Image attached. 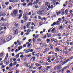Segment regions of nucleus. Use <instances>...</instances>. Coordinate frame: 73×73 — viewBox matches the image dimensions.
Returning <instances> with one entry per match:
<instances>
[{
    "instance_id": "f257e3e1",
    "label": "nucleus",
    "mask_w": 73,
    "mask_h": 73,
    "mask_svg": "<svg viewBox=\"0 0 73 73\" xmlns=\"http://www.w3.org/2000/svg\"><path fill=\"white\" fill-rule=\"evenodd\" d=\"M72 59H73V56H72L70 58L66 60H65L64 62H63L62 63V64H63V65H64V64H66V63H67V62H68L69 61H70L71 60H72Z\"/></svg>"
},
{
    "instance_id": "f03ea898",
    "label": "nucleus",
    "mask_w": 73,
    "mask_h": 73,
    "mask_svg": "<svg viewBox=\"0 0 73 73\" xmlns=\"http://www.w3.org/2000/svg\"><path fill=\"white\" fill-rule=\"evenodd\" d=\"M13 14H14V15L15 16H16L17 15V13H18V11L17 10H15L13 11Z\"/></svg>"
},
{
    "instance_id": "7ed1b4c3",
    "label": "nucleus",
    "mask_w": 73,
    "mask_h": 73,
    "mask_svg": "<svg viewBox=\"0 0 73 73\" xmlns=\"http://www.w3.org/2000/svg\"><path fill=\"white\" fill-rule=\"evenodd\" d=\"M61 66H56L54 67V70H56V69L58 70L60 69H61Z\"/></svg>"
},
{
    "instance_id": "20e7f679",
    "label": "nucleus",
    "mask_w": 73,
    "mask_h": 73,
    "mask_svg": "<svg viewBox=\"0 0 73 73\" xmlns=\"http://www.w3.org/2000/svg\"><path fill=\"white\" fill-rule=\"evenodd\" d=\"M45 5L46 7H48L49 5H50V3L48 2H46L45 3Z\"/></svg>"
},
{
    "instance_id": "39448f33",
    "label": "nucleus",
    "mask_w": 73,
    "mask_h": 73,
    "mask_svg": "<svg viewBox=\"0 0 73 73\" xmlns=\"http://www.w3.org/2000/svg\"><path fill=\"white\" fill-rule=\"evenodd\" d=\"M12 38V36L11 35H10L9 36L8 38H7L6 40L7 41H9L11 40V38Z\"/></svg>"
},
{
    "instance_id": "423d86ee",
    "label": "nucleus",
    "mask_w": 73,
    "mask_h": 73,
    "mask_svg": "<svg viewBox=\"0 0 73 73\" xmlns=\"http://www.w3.org/2000/svg\"><path fill=\"white\" fill-rule=\"evenodd\" d=\"M60 23L61 22L60 21H57L56 23V25H60Z\"/></svg>"
},
{
    "instance_id": "0eeeda50",
    "label": "nucleus",
    "mask_w": 73,
    "mask_h": 73,
    "mask_svg": "<svg viewBox=\"0 0 73 73\" xmlns=\"http://www.w3.org/2000/svg\"><path fill=\"white\" fill-rule=\"evenodd\" d=\"M32 59H33V61H35V60H36V57L34 56L31 58L30 59V60H32Z\"/></svg>"
},
{
    "instance_id": "6e6552de",
    "label": "nucleus",
    "mask_w": 73,
    "mask_h": 73,
    "mask_svg": "<svg viewBox=\"0 0 73 73\" xmlns=\"http://www.w3.org/2000/svg\"><path fill=\"white\" fill-rule=\"evenodd\" d=\"M56 31V27H54V28H53L52 30H51V32H52V33H54V31Z\"/></svg>"
},
{
    "instance_id": "1a4fd4ad",
    "label": "nucleus",
    "mask_w": 73,
    "mask_h": 73,
    "mask_svg": "<svg viewBox=\"0 0 73 73\" xmlns=\"http://www.w3.org/2000/svg\"><path fill=\"white\" fill-rule=\"evenodd\" d=\"M31 22H30L27 23V25L26 26V27H29V25H31Z\"/></svg>"
},
{
    "instance_id": "9d476101",
    "label": "nucleus",
    "mask_w": 73,
    "mask_h": 73,
    "mask_svg": "<svg viewBox=\"0 0 73 73\" xmlns=\"http://www.w3.org/2000/svg\"><path fill=\"white\" fill-rule=\"evenodd\" d=\"M5 13L4 12L1 13V16H5Z\"/></svg>"
},
{
    "instance_id": "9b49d317",
    "label": "nucleus",
    "mask_w": 73,
    "mask_h": 73,
    "mask_svg": "<svg viewBox=\"0 0 73 73\" xmlns=\"http://www.w3.org/2000/svg\"><path fill=\"white\" fill-rule=\"evenodd\" d=\"M9 68H10V67H12V66H13V64L12 63H10L9 65Z\"/></svg>"
},
{
    "instance_id": "f8f14e48",
    "label": "nucleus",
    "mask_w": 73,
    "mask_h": 73,
    "mask_svg": "<svg viewBox=\"0 0 73 73\" xmlns=\"http://www.w3.org/2000/svg\"><path fill=\"white\" fill-rule=\"evenodd\" d=\"M56 22H54L51 25V26L53 27L54 25H56Z\"/></svg>"
},
{
    "instance_id": "ddd939ff",
    "label": "nucleus",
    "mask_w": 73,
    "mask_h": 73,
    "mask_svg": "<svg viewBox=\"0 0 73 73\" xmlns=\"http://www.w3.org/2000/svg\"><path fill=\"white\" fill-rule=\"evenodd\" d=\"M23 18L25 20H27L28 19V17L25 16H23Z\"/></svg>"
},
{
    "instance_id": "4468645a",
    "label": "nucleus",
    "mask_w": 73,
    "mask_h": 73,
    "mask_svg": "<svg viewBox=\"0 0 73 73\" xmlns=\"http://www.w3.org/2000/svg\"><path fill=\"white\" fill-rule=\"evenodd\" d=\"M22 15H23L22 13H21L20 14L19 16V17H18L19 19H20V18H21V16H22Z\"/></svg>"
},
{
    "instance_id": "2eb2a0df",
    "label": "nucleus",
    "mask_w": 73,
    "mask_h": 73,
    "mask_svg": "<svg viewBox=\"0 0 73 73\" xmlns=\"http://www.w3.org/2000/svg\"><path fill=\"white\" fill-rule=\"evenodd\" d=\"M38 36H39V35L38 34H37L36 35L35 38V39H36V38H37L38 37Z\"/></svg>"
},
{
    "instance_id": "dca6fc26",
    "label": "nucleus",
    "mask_w": 73,
    "mask_h": 73,
    "mask_svg": "<svg viewBox=\"0 0 73 73\" xmlns=\"http://www.w3.org/2000/svg\"><path fill=\"white\" fill-rule=\"evenodd\" d=\"M38 14H39V15H42V11H39L38 12Z\"/></svg>"
},
{
    "instance_id": "f3484780",
    "label": "nucleus",
    "mask_w": 73,
    "mask_h": 73,
    "mask_svg": "<svg viewBox=\"0 0 73 73\" xmlns=\"http://www.w3.org/2000/svg\"><path fill=\"white\" fill-rule=\"evenodd\" d=\"M23 48V47H22V46H21L18 47L19 50H20L21 49Z\"/></svg>"
},
{
    "instance_id": "a211bd4d",
    "label": "nucleus",
    "mask_w": 73,
    "mask_h": 73,
    "mask_svg": "<svg viewBox=\"0 0 73 73\" xmlns=\"http://www.w3.org/2000/svg\"><path fill=\"white\" fill-rule=\"evenodd\" d=\"M65 50H66L64 49L63 50V52H65V54H67L68 53V52H67V51H65Z\"/></svg>"
},
{
    "instance_id": "6ab92c4d",
    "label": "nucleus",
    "mask_w": 73,
    "mask_h": 73,
    "mask_svg": "<svg viewBox=\"0 0 73 73\" xmlns=\"http://www.w3.org/2000/svg\"><path fill=\"white\" fill-rule=\"evenodd\" d=\"M13 31H17V27H16L13 28Z\"/></svg>"
},
{
    "instance_id": "aec40b11",
    "label": "nucleus",
    "mask_w": 73,
    "mask_h": 73,
    "mask_svg": "<svg viewBox=\"0 0 73 73\" xmlns=\"http://www.w3.org/2000/svg\"><path fill=\"white\" fill-rule=\"evenodd\" d=\"M33 5V3L32 2L29 3L28 4V5H30L31 6H32Z\"/></svg>"
},
{
    "instance_id": "412c9836",
    "label": "nucleus",
    "mask_w": 73,
    "mask_h": 73,
    "mask_svg": "<svg viewBox=\"0 0 73 73\" xmlns=\"http://www.w3.org/2000/svg\"><path fill=\"white\" fill-rule=\"evenodd\" d=\"M49 9L47 8V7L45 8V9H43V11H49Z\"/></svg>"
},
{
    "instance_id": "4be33fe9",
    "label": "nucleus",
    "mask_w": 73,
    "mask_h": 73,
    "mask_svg": "<svg viewBox=\"0 0 73 73\" xmlns=\"http://www.w3.org/2000/svg\"><path fill=\"white\" fill-rule=\"evenodd\" d=\"M49 47H50V49L51 50H53V45H51Z\"/></svg>"
},
{
    "instance_id": "5701e85b",
    "label": "nucleus",
    "mask_w": 73,
    "mask_h": 73,
    "mask_svg": "<svg viewBox=\"0 0 73 73\" xmlns=\"http://www.w3.org/2000/svg\"><path fill=\"white\" fill-rule=\"evenodd\" d=\"M64 29V27L62 26H60V27L59 28V29Z\"/></svg>"
},
{
    "instance_id": "b1692460",
    "label": "nucleus",
    "mask_w": 73,
    "mask_h": 73,
    "mask_svg": "<svg viewBox=\"0 0 73 73\" xmlns=\"http://www.w3.org/2000/svg\"><path fill=\"white\" fill-rule=\"evenodd\" d=\"M50 39H48L46 40V42L47 43H48L50 41Z\"/></svg>"
},
{
    "instance_id": "393cba45",
    "label": "nucleus",
    "mask_w": 73,
    "mask_h": 73,
    "mask_svg": "<svg viewBox=\"0 0 73 73\" xmlns=\"http://www.w3.org/2000/svg\"><path fill=\"white\" fill-rule=\"evenodd\" d=\"M35 8H38V5H36L34 6Z\"/></svg>"
},
{
    "instance_id": "a878e982",
    "label": "nucleus",
    "mask_w": 73,
    "mask_h": 73,
    "mask_svg": "<svg viewBox=\"0 0 73 73\" xmlns=\"http://www.w3.org/2000/svg\"><path fill=\"white\" fill-rule=\"evenodd\" d=\"M55 49L56 50H57V51H59V50H60V48L58 47L56 48H55Z\"/></svg>"
},
{
    "instance_id": "bb28decb",
    "label": "nucleus",
    "mask_w": 73,
    "mask_h": 73,
    "mask_svg": "<svg viewBox=\"0 0 73 73\" xmlns=\"http://www.w3.org/2000/svg\"><path fill=\"white\" fill-rule=\"evenodd\" d=\"M51 42H53L54 41V38H52L51 39Z\"/></svg>"
},
{
    "instance_id": "cd10ccee",
    "label": "nucleus",
    "mask_w": 73,
    "mask_h": 73,
    "mask_svg": "<svg viewBox=\"0 0 73 73\" xmlns=\"http://www.w3.org/2000/svg\"><path fill=\"white\" fill-rule=\"evenodd\" d=\"M40 47H42L43 46V44H42V43H40Z\"/></svg>"
},
{
    "instance_id": "c85d7f7f",
    "label": "nucleus",
    "mask_w": 73,
    "mask_h": 73,
    "mask_svg": "<svg viewBox=\"0 0 73 73\" xmlns=\"http://www.w3.org/2000/svg\"><path fill=\"white\" fill-rule=\"evenodd\" d=\"M33 43H35V42H36V40L35 39V38H33Z\"/></svg>"
},
{
    "instance_id": "c756f323",
    "label": "nucleus",
    "mask_w": 73,
    "mask_h": 73,
    "mask_svg": "<svg viewBox=\"0 0 73 73\" xmlns=\"http://www.w3.org/2000/svg\"><path fill=\"white\" fill-rule=\"evenodd\" d=\"M13 1L14 3H17L19 1V0H13Z\"/></svg>"
},
{
    "instance_id": "7c9ffc66",
    "label": "nucleus",
    "mask_w": 73,
    "mask_h": 73,
    "mask_svg": "<svg viewBox=\"0 0 73 73\" xmlns=\"http://www.w3.org/2000/svg\"><path fill=\"white\" fill-rule=\"evenodd\" d=\"M2 7H3V8H5L6 7V6H5V5H4V4H2Z\"/></svg>"
},
{
    "instance_id": "2f4dec72",
    "label": "nucleus",
    "mask_w": 73,
    "mask_h": 73,
    "mask_svg": "<svg viewBox=\"0 0 73 73\" xmlns=\"http://www.w3.org/2000/svg\"><path fill=\"white\" fill-rule=\"evenodd\" d=\"M3 55H4V54H3V53H1L0 54V57H1L2 56H3Z\"/></svg>"
},
{
    "instance_id": "473e14b6",
    "label": "nucleus",
    "mask_w": 73,
    "mask_h": 73,
    "mask_svg": "<svg viewBox=\"0 0 73 73\" xmlns=\"http://www.w3.org/2000/svg\"><path fill=\"white\" fill-rule=\"evenodd\" d=\"M39 25H42V22H40L39 23Z\"/></svg>"
},
{
    "instance_id": "72a5a7b5",
    "label": "nucleus",
    "mask_w": 73,
    "mask_h": 73,
    "mask_svg": "<svg viewBox=\"0 0 73 73\" xmlns=\"http://www.w3.org/2000/svg\"><path fill=\"white\" fill-rule=\"evenodd\" d=\"M9 61H7L6 63V65H7L8 64H9Z\"/></svg>"
},
{
    "instance_id": "f704fd0d",
    "label": "nucleus",
    "mask_w": 73,
    "mask_h": 73,
    "mask_svg": "<svg viewBox=\"0 0 73 73\" xmlns=\"http://www.w3.org/2000/svg\"><path fill=\"white\" fill-rule=\"evenodd\" d=\"M17 64V62H14V63H13V66L15 65H16Z\"/></svg>"
},
{
    "instance_id": "c9c22d12",
    "label": "nucleus",
    "mask_w": 73,
    "mask_h": 73,
    "mask_svg": "<svg viewBox=\"0 0 73 73\" xmlns=\"http://www.w3.org/2000/svg\"><path fill=\"white\" fill-rule=\"evenodd\" d=\"M42 68V66L39 67H38L39 70H41V69Z\"/></svg>"
},
{
    "instance_id": "e433bc0d",
    "label": "nucleus",
    "mask_w": 73,
    "mask_h": 73,
    "mask_svg": "<svg viewBox=\"0 0 73 73\" xmlns=\"http://www.w3.org/2000/svg\"><path fill=\"white\" fill-rule=\"evenodd\" d=\"M5 5H8V4H9V2H5Z\"/></svg>"
},
{
    "instance_id": "4c0bfd02",
    "label": "nucleus",
    "mask_w": 73,
    "mask_h": 73,
    "mask_svg": "<svg viewBox=\"0 0 73 73\" xmlns=\"http://www.w3.org/2000/svg\"><path fill=\"white\" fill-rule=\"evenodd\" d=\"M19 54H22V55H23V54H24V52H20L19 53Z\"/></svg>"
},
{
    "instance_id": "58836bf2",
    "label": "nucleus",
    "mask_w": 73,
    "mask_h": 73,
    "mask_svg": "<svg viewBox=\"0 0 73 73\" xmlns=\"http://www.w3.org/2000/svg\"><path fill=\"white\" fill-rule=\"evenodd\" d=\"M27 32L28 33H29V32H31V29H29L27 30Z\"/></svg>"
},
{
    "instance_id": "ea45409f",
    "label": "nucleus",
    "mask_w": 73,
    "mask_h": 73,
    "mask_svg": "<svg viewBox=\"0 0 73 73\" xmlns=\"http://www.w3.org/2000/svg\"><path fill=\"white\" fill-rule=\"evenodd\" d=\"M19 54H16V56L17 57V58H19Z\"/></svg>"
},
{
    "instance_id": "a19ab883",
    "label": "nucleus",
    "mask_w": 73,
    "mask_h": 73,
    "mask_svg": "<svg viewBox=\"0 0 73 73\" xmlns=\"http://www.w3.org/2000/svg\"><path fill=\"white\" fill-rule=\"evenodd\" d=\"M1 26L3 27V26H5V24L2 23L1 24Z\"/></svg>"
},
{
    "instance_id": "79ce46f5",
    "label": "nucleus",
    "mask_w": 73,
    "mask_h": 73,
    "mask_svg": "<svg viewBox=\"0 0 73 73\" xmlns=\"http://www.w3.org/2000/svg\"><path fill=\"white\" fill-rule=\"evenodd\" d=\"M56 58V57H54L52 59H51V60L52 61H54V59Z\"/></svg>"
},
{
    "instance_id": "37998d69",
    "label": "nucleus",
    "mask_w": 73,
    "mask_h": 73,
    "mask_svg": "<svg viewBox=\"0 0 73 73\" xmlns=\"http://www.w3.org/2000/svg\"><path fill=\"white\" fill-rule=\"evenodd\" d=\"M37 3H37V2H36V1H35L33 3V4H37Z\"/></svg>"
},
{
    "instance_id": "c03bdc74",
    "label": "nucleus",
    "mask_w": 73,
    "mask_h": 73,
    "mask_svg": "<svg viewBox=\"0 0 73 73\" xmlns=\"http://www.w3.org/2000/svg\"><path fill=\"white\" fill-rule=\"evenodd\" d=\"M68 67L67 66H65L64 67L63 69V70H65V69H66Z\"/></svg>"
},
{
    "instance_id": "a18cd8bd",
    "label": "nucleus",
    "mask_w": 73,
    "mask_h": 73,
    "mask_svg": "<svg viewBox=\"0 0 73 73\" xmlns=\"http://www.w3.org/2000/svg\"><path fill=\"white\" fill-rule=\"evenodd\" d=\"M34 15V14H32L31 15L30 17L31 18H33V16Z\"/></svg>"
},
{
    "instance_id": "49530a36",
    "label": "nucleus",
    "mask_w": 73,
    "mask_h": 73,
    "mask_svg": "<svg viewBox=\"0 0 73 73\" xmlns=\"http://www.w3.org/2000/svg\"><path fill=\"white\" fill-rule=\"evenodd\" d=\"M69 35V33H68L66 34L65 35V37H67V36H68Z\"/></svg>"
},
{
    "instance_id": "de8ad7c7",
    "label": "nucleus",
    "mask_w": 73,
    "mask_h": 73,
    "mask_svg": "<svg viewBox=\"0 0 73 73\" xmlns=\"http://www.w3.org/2000/svg\"><path fill=\"white\" fill-rule=\"evenodd\" d=\"M20 57H21V58H23L24 57V55H21L20 56Z\"/></svg>"
},
{
    "instance_id": "09e8293b",
    "label": "nucleus",
    "mask_w": 73,
    "mask_h": 73,
    "mask_svg": "<svg viewBox=\"0 0 73 73\" xmlns=\"http://www.w3.org/2000/svg\"><path fill=\"white\" fill-rule=\"evenodd\" d=\"M8 25H9L8 23H7L5 24V26H6V27H8Z\"/></svg>"
},
{
    "instance_id": "8fccbe9b",
    "label": "nucleus",
    "mask_w": 73,
    "mask_h": 73,
    "mask_svg": "<svg viewBox=\"0 0 73 73\" xmlns=\"http://www.w3.org/2000/svg\"><path fill=\"white\" fill-rule=\"evenodd\" d=\"M29 67L30 69H32V68H33V67H32V66H29Z\"/></svg>"
},
{
    "instance_id": "3c124183",
    "label": "nucleus",
    "mask_w": 73,
    "mask_h": 73,
    "mask_svg": "<svg viewBox=\"0 0 73 73\" xmlns=\"http://www.w3.org/2000/svg\"><path fill=\"white\" fill-rule=\"evenodd\" d=\"M15 26H16V27L18 25V23H16L15 24Z\"/></svg>"
},
{
    "instance_id": "603ef678",
    "label": "nucleus",
    "mask_w": 73,
    "mask_h": 73,
    "mask_svg": "<svg viewBox=\"0 0 73 73\" xmlns=\"http://www.w3.org/2000/svg\"><path fill=\"white\" fill-rule=\"evenodd\" d=\"M39 63L40 64H43V61H40L39 62Z\"/></svg>"
},
{
    "instance_id": "864d4df0",
    "label": "nucleus",
    "mask_w": 73,
    "mask_h": 73,
    "mask_svg": "<svg viewBox=\"0 0 73 73\" xmlns=\"http://www.w3.org/2000/svg\"><path fill=\"white\" fill-rule=\"evenodd\" d=\"M58 37H60V36H61V35L60 34H58Z\"/></svg>"
},
{
    "instance_id": "5fc2aeb1",
    "label": "nucleus",
    "mask_w": 73,
    "mask_h": 73,
    "mask_svg": "<svg viewBox=\"0 0 73 73\" xmlns=\"http://www.w3.org/2000/svg\"><path fill=\"white\" fill-rule=\"evenodd\" d=\"M51 66H47L46 67V68L47 69H49L50 68Z\"/></svg>"
},
{
    "instance_id": "6e6d98bb",
    "label": "nucleus",
    "mask_w": 73,
    "mask_h": 73,
    "mask_svg": "<svg viewBox=\"0 0 73 73\" xmlns=\"http://www.w3.org/2000/svg\"><path fill=\"white\" fill-rule=\"evenodd\" d=\"M5 67V66H4V65H3L1 66V68H2V69H3V68H4Z\"/></svg>"
},
{
    "instance_id": "4d7b16f0",
    "label": "nucleus",
    "mask_w": 73,
    "mask_h": 73,
    "mask_svg": "<svg viewBox=\"0 0 73 73\" xmlns=\"http://www.w3.org/2000/svg\"><path fill=\"white\" fill-rule=\"evenodd\" d=\"M22 5H23V6H25V5H26V3H23Z\"/></svg>"
},
{
    "instance_id": "13d9d810",
    "label": "nucleus",
    "mask_w": 73,
    "mask_h": 73,
    "mask_svg": "<svg viewBox=\"0 0 73 73\" xmlns=\"http://www.w3.org/2000/svg\"><path fill=\"white\" fill-rule=\"evenodd\" d=\"M37 41H41V39L39 38L37 39Z\"/></svg>"
},
{
    "instance_id": "bf43d9fd",
    "label": "nucleus",
    "mask_w": 73,
    "mask_h": 73,
    "mask_svg": "<svg viewBox=\"0 0 73 73\" xmlns=\"http://www.w3.org/2000/svg\"><path fill=\"white\" fill-rule=\"evenodd\" d=\"M42 70V72H43L44 73H45V72H46V71H45V70Z\"/></svg>"
},
{
    "instance_id": "052dcab7",
    "label": "nucleus",
    "mask_w": 73,
    "mask_h": 73,
    "mask_svg": "<svg viewBox=\"0 0 73 73\" xmlns=\"http://www.w3.org/2000/svg\"><path fill=\"white\" fill-rule=\"evenodd\" d=\"M31 13H32V12H30L28 13L29 15H31Z\"/></svg>"
},
{
    "instance_id": "680f3d73",
    "label": "nucleus",
    "mask_w": 73,
    "mask_h": 73,
    "mask_svg": "<svg viewBox=\"0 0 73 73\" xmlns=\"http://www.w3.org/2000/svg\"><path fill=\"white\" fill-rule=\"evenodd\" d=\"M38 19H41V16H38Z\"/></svg>"
},
{
    "instance_id": "e2e57ef3",
    "label": "nucleus",
    "mask_w": 73,
    "mask_h": 73,
    "mask_svg": "<svg viewBox=\"0 0 73 73\" xmlns=\"http://www.w3.org/2000/svg\"><path fill=\"white\" fill-rule=\"evenodd\" d=\"M19 66V64H17L16 65V68H17V67H18V66Z\"/></svg>"
},
{
    "instance_id": "0e129e2a",
    "label": "nucleus",
    "mask_w": 73,
    "mask_h": 73,
    "mask_svg": "<svg viewBox=\"0 0 73 73\" xmlns=\"http://www.w3.org/2000/svg\"><path fill=\"white\" fill-rule=\"evenodd\" d=\"M19 70H17L16 71V73H19Z\"/></svg>"
},
{
    "instance_id": "69168bd1",
    "label": "nucleus",
    "mask_w": 73,
    "mask_h": 73,
    "mask_svg": "<svg viewBox=\"0 0 73 73\" xmlns=\"http://www.w3.org/2000/svg\"><path fill=\"white\" fill-rule=\"evenodd\" d=\"M35 65H36V66H38V65L39 64L37 63H36L35 64Z\"/></svg>"
},
{
    "instance_id": "338daca9",
    "label": "nucleus",
    "mask_w": 73,
    "mask_h": 73,
    "mask_svg": "<svg viewBox=\"0 0 73 73\" xmlns=\"http://www.w3.org/2000/svg\"><path fill=\"white\" fill-rule=\"evenodd\" d=\"M44 64L46 65V66L48 65V64L46 62H45L44 63Z\"/></svg>"
},
{
    "instance_id": "774afa93",
    "label": "nucleus",
    "mask_w": 73,
    "mask_h": 73,
    "mask_svg": "<svg viewBox=\"0 0 73 73\" xmlns=\"http://www.w3.org/2000/svg\"><path fill=\"white\" fill-rule=\"evenodd\" d=\"M36 72V70H34V71H32V73H35V72Z\"/></svg>"
}]
</instances>
